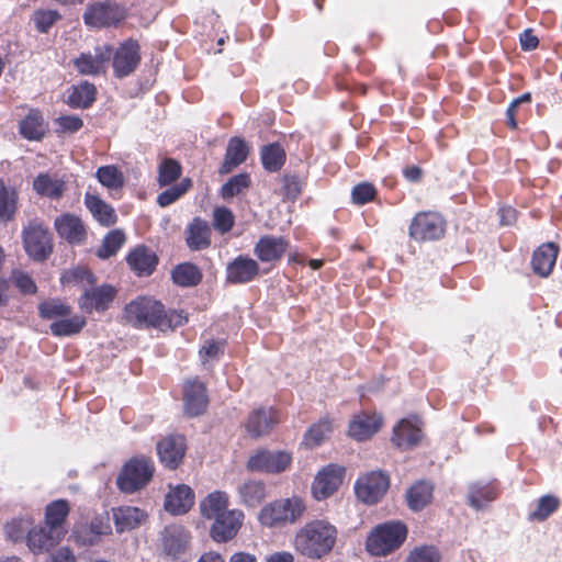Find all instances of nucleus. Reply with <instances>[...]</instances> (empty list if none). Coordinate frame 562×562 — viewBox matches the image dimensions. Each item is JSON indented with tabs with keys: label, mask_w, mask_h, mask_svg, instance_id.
Returning <instances> with one entry per match:
<instances>
[{
	"label": "nucleus",
	"mask_w": 562,
	"mask_h": 562,
	"mask_svg": "<svg viewBox=\"0 0 562 562\" xmlns=\"http://www.w3.org/2000/svg\"><path fill=\"white\" fill-rule=\"evenodd\" d=\"M261 161L265 169L271 172L280 170L285 161L284 149L278 143L263 146L261 148Z\"/></svg>",
	"instance_id": "nucleus-42"
},
{
	"label": "nucleus",
	"mask_w": 562,
	"mask_h": 562,
	"mask_svg": "<svg viewBox=\"0 0 562 562\" xmlns=\"http://www.w3.org/2000/svg\"><path fill=\"white\" fill-rule=\"evenodd\" d=\"M406 526L400 521H387L378 526L367 539V550L372 555H386L406 539Z\"/></svg>",
	"instance_id": "nucleus-3"
},
{
	"label": "nucleus",
	"mask_w": 562,
	"mask_h": 562,
	"mask_svg": "<svg viewBox=\"0 0 562 562\" xmlns=\"http://www.w3.org/2000/svg\"><path fill=\"white\" fill-rule=\"evenodd\" d=\"M186 243L191 250L199 251L211 245V227L201 217H194L186 228Z\"/></svg>",
	"instance_id": "nucleus-22"
},
{
	"label": "nucleus",
	"mask_w": 562,
	"mask_h": 562,
	"mask_svg": "<svg viewBox=\"0 0 562 562\" xmlns=\"http://www.w3.org/2000/svg\"><path fill=\"white\" fill-rule=\"evenodd\" d=\"M90 532L91 536L85 539L83 543L92 546L98 542L100 536L111 533V526L102 517H95L90 522Z\"/></svg>",
	"instance_id": "nucleus-57"
},
{
	"label": "nucleus",
	"mask_w": 562,
	"mask_h": 562,
	"mask_svg": "<svg viewBox=\"0 0 562 562\" xmlns=\"http://www.w3.org/2000/svg\"><path fill=\"white\" fill-rule=\"evenodd\" d=\"M100 183L109 189H120L124 184V178L115 166H103L97 170Z\"/></svg>",
	"instance_id": "nucleus-47"
},
{
	"label": "nucleus",
	"mask_w": 562,
	"mask_h": 562,
	"mask_svg": "<svg viewBox=\"0 0 562 562\" xmlns=\"http://www.w3.org/2000/svg\"><path fill=\"white\" fill-rule=\"evenodd\" d=\"M209 404L206 387L198 379H189L183 383V409L190 417L203 414Z\"/></svg>",
	"instance_id": "nucleus-13"
},
{
	"label": "nucleus",
	"mask_w": 562,
	"mask_h": 562,
	"mask_svg": "<svg viewBox=\"0 0 562 562\" xmlns=\"http://www.w3.org/2000/svg\"><path fill=\"white\" fill-rule=\"evenodd\" d=\"M235 223L233 212L225 206H217L213 211V227L221 234L231 232Z\"/></svg>",
	"instance_id": "nucleus-51"
},
{
	"label": "nucleus",
	"mask_w": 562,
	"mask_h": 562,
	"mask_svg": "<svg viewBox=\"0 0 562 562\" xmlns=\"http://www.w3.org/2000/svg\"><path fill=\"white\" fill-rule=\"evenodd\" d=\"M86 325V318L75 315L69 318H61L50 324L49 328L53 335L63 337L78 334Z\"/></svg>",
	"instance_id": "nucleus-43"
},
{
	"label": "nucleus",
	"mask_w": 562,
	"mask_h": 562,
	"mask_svg": "<svg viewBox=\"0 0 562 562\" xmlns=\"http://www.w3.org/2000/svg\"><path fill=\"white\" fill-rule=\"evenodd\" d=\"M97 89L94 85L83 81L74 87L68 95V104L72 108L87 109L95 100Z\"/></svg>",
	"instance_id": "nucleus-39"
},
{
	"label": "nucleus",
	"mask_w": 562,
	"mask_h": 562,
	"mask_svg": "<svg viewBox=\"0 0 562 562\" xmlns=\"http://www.w3.org/2000/svg\"><path fill=\"white\" fill-rule=\"evenodd\" d=\"M228 496L225 492L215 491L210 493L201 503L200 510L204 518L214 519L227 512Z\"/></svg>",
	"instance_id": "nucleus-35"
},
{
	"label": "nucleus",
	"mask_w": 562,
	"mask_h": 562,
	"mask_svg": "<svg viewBox=\"0 0 562 562\" xmlns=\"http://www.w3.org/2000/svg\"><path fill=\"white\" fill-rule=\"evenodd\" d=\"M248 156V147L246 143L239 137L229 139L224 161L220 167V172L225 175L231 172L234 168L243 164Z\"/></svg>",
	"instance_id": "nucleus-31"
},
{
	"label": "nucleus",
	"mask_w": 562,
	"mask_h": 562,
	"mask_svg": "<svg viewBox=\"0 0 562 562\" xmlns=\"http://www.w3.org/2000/svg\"><path fill=\"white\" fill-rule=\"evenodd\" d=\"M446 222L435 212L417 213L409 225L408 236L416 241H429L441 238L445 234Z\"/></svg>",
	"instance_id": "nucleus-7"
},
{
	"label": "nucleus",
	"mask_w": 562,
	"mask_h": 562,
	"mask_svg": "<svg viewBox=\"0 0 562 562\" xmlns=\"http://www.w3.org/2000/svg\"><path fill=\"white\" fill-rule=\"evenodd\" d=\"M171 274L173 282L180 286H194L202 279L200 269L190 262L178 265Z\"/></svg>",
	"instance_id": "nucleus-40"
},
{
	"label": "nucleus",
	"mask_w": 562,
	"mask_h": 562,
	"mask_svg": "<svg viewBox=\"0 0 562 562\" xmlns=\"http://www.w3.org/2000/svg\"><path fill=\"white\" fill-rule=\"evenodd\" d=\"M250 184V178L247 173H239L232 177L221 189L224 199L233 198L241 193Z\"/></svg>",
	"instance_id": "nucleus-52"
},
{
	"label": "nucleus",
	"mask_w": 562,
	"mask_h": 562,
	"mask_svg": "<svg viewBox=\"0 0 562 562\" xmlns=\"http://www.w3.org/2000/svg\"><path fill=\"white\" fill-rule=\"evenodd\" d=\"M259 271L260 267L256 260L240 255L227 265L226 280L234 284L248 283L259 276Z\"/></svg>",
	"instance_id": "nucleus-19"
},
{
	"label": "nucleus",
	"mask_w": 562,
	"mask_h": 562,
	"mask_svg": "<svg viewBox=\"0 0 562 562\" xmlns=\"http://www.w3.org/2000/svg\"><path fill=\"white\" fill-rule=\"evenodd\" d=\"M243 519L244 514L237 509L222 513V515L214 518L211 528L212 538L217 542H226L233 539L237 535Z\"/></svg>",
	"instance_id": "nucleus-17"
},
{
	"label": "nucleus",
	"mask_w": 562,
	"mask_h": 562,
	"mask_svg": "<svg viewBox=\"0 0 562 562\" xmlns=\"http://www.w3.org/2000/svg\"><path fill=\"white\" fill-rule=\"evenodd\" d=\"M381 425V417L376 415H359L349 425V435L361 441L371 437L378 431Z\"/></svg>",
	"instance_id": "nucleus-34"
},
{
	"label": "nucleus",
	"mask_w": 562,
	"mask_h": 562,
	"mask_svg": "<svg viewBox=\"0 0 562 562\" xmlns=\"http://www.w3.org/2000/svg\"><path fill=\"white\" fill-rule=\"evenodd\" d=\"M55 229L60 238L72 245L83 244L87 239L86 227L80 217L65 213L55 218Z\"/></svg>",
	"instance_id": "nucleus-18"
},
{
	"label": "nucleus",
	"mask_w": 562,
	"mask_h": 562,
	"mask_svg": "<svg viewBox=\"0 0 562 562\" xmlns=\"http://www.w3.org/2000/svg\"><path fill=\"white\" fill-rule=\"evenodd\" d=\"M432 486L427 482H418L407 491L408 506L414 510L424 508L431 499Z\"/></svg>",
	"instance_id": "nucleus-41"
},
{
	"label": "nucleus",
	"mask_w": 562,
	"mask_h": 562,
	"mask_svg": "<svg viewBox=\"0 0 562 562\" xmlns=\"http://www.w3.org/2000/svg\"><path fill=\"white\" fill-rule=\"evenodd\" d=\"M181 176V166L173 159H165L158 168V183L161 187L169 186Z\"/></svg>",
	"instance_id": "nucleus-48"
},
{
	"label": "nucleus",
	"mask_w": 562,
	"mask_h": 562,
	"mask_svg": "<svg viewBox=\"0 0 562 562\" xmlns=\"http://www.w3.org/2000/svg\"><path fill=\"white\" fill-rule=\"evenodd\" d=\"M292 462V457L285 451L260 450L252 454L247 462V469L254 472L280 473Z\"/></svg>",
	"instance_id": "nucleus-10"
},
{
	"label": "nucleus",
	"mask_w": 562,
	"mask_h": 562,
	"mask_svg": "<svg viewBox=\"0 0 562 562\" xmlns=\"http://www.w3.org/2000/svg\"><path fill=\"white\" fill-rule=\"evenodd\" d=\"M164 305L148 297H139L125 306L124 314L128 323L135 327L161 326Z\"/></svg>",
	"instance_id": "nucleus-6"
},
{
	"label": "nucleus",
	"mask_w": 562,
	"mask_h": 562,
	"mask_svg": "<svg viewBox=\"0 0 562 562\" xmlns=\"http://www.w3.org/2000/svg\"><path fill=\"white\" fill-rule=\"evenodd\" d=\"M85 204L92 216L103 226L115 224L116 214L114 209L94 194L87 193Z\"/></svg>",
	"instance_id": "nucleus-32"
},
{
	"label": "nucleus",
	"mask_w": 562,
	"mask_h": 562,
	"mask_svg": "<svg viewBox=\"0 0 562 562\" xmlns=\"http://www.w3.org/2000/svg\"><path fill=\"white\" fill-rule=\"evenodd\" d=\"M113 70L116 77L123 78L132 74L140 61L139 45L130 38L113 54Z\"/></svg>",
	"instance_id": "nucleus-14"
},
{
	"label": "nucleus",
	"mask_w": 562,
	"mask_h": 562,
	"mask_svg": "<svg viewBox=\"0 0 562 562\" xmlns=\"http://www.w3.org/2000/svg\"><path fill=\"white\" fill-rule=\"evenodd\" d=\"M127 263L138 276H149L155 270L158 258L146 246H138L126 257Z\"/></svg>",
	"instance_id": "nucleus-26"
},
{
	"label": "nucleus",
	"mask_w": 562,
	"mask_h": 562,
	"mask_svg": "<svg viewBox=\"0 0 562 562\" xmlns=\"http://www.w3.org/2000/svg\"><path fill=\"white\" fill-rule=\"evenodd\" d=\"M125 15V9L122 5L104 1L90 4L83 14V21L92 27H108L120 23Z\"/></svg>",
	"instance_id": "nucleus-8"
},
{
	"label": "nucleus",
	"mask_w": 562,
	"mask_h": 562,
	"mask_svg": "<svg viewBox=\"0 0 562 562\" xmlns=\"http://www.w3.org/2000/svg\"><path fill=\"white\" fill-rule=\"evenodd\" d=\"M60 532L44 526H32L27 536V547L33 552H41L54 547L60 539Z\"/></svg>",
	"instance_id": "nucleus-27"
},
{
	"label": "nucleus",
	"mask_w": 562,
	"mask_h": 562,
	"mask_svg": "<svg viewBox=\"0 0 562 562\" xmlns=\"http://www.w3.org/2000/svg\"><path fill=\"white\" fill-rule=\"evenodd\" d=\"M12 280L14 284L21 290V292L25 294H33L36 292V285L27 273L20 270H14L12 272Z\"/></svg>",
	"instance_id": "nucleus-60"
},
{
	"label": "nucleus",
	"mask_w": 562,
	"mask_h": 562,
	"mask_svg": "<svg viewBox=\"0 0 562 562\" xmlns=\"http://www.w3.org/2000/svg\"><path fill=\"white\" fill-rule=\"evenodd\" d=\"M285 194L289 198L295 199L301 193V186L299 178L290 176L284 178Z\"/></svg>",
	"instance_id": "nucleus-63"
},
{
	"label": "nucleus",
	"mask_w": 562,
	"mask_h": 562,
	"mask_svg": "<svg viewBox=\"0 0 562 562\" xmlns=\"http://www.w3.org/2000/svg\"><path fill=\"white\" fill-rule=\"evenodd\" d=\"M32 526L33 519L29 516L13 518L4 526V531L8 539L13 542H18L24 539L27 540V536Z\"/></svg>",
	"instance_id": "nucleus-44"
},
{
	"label": "nucleus",
	"mask_w": 562,
	"mask_h": 562,
	"mask_svg": "<svg viewBox=\"0 0 562 562\" xmlns=\"http://www.w3.org/2000/svg\"><path fill=\"white\" fill-rule=\"evenodd\" d=\"M336 533V528L329 522L314 520L296 533L295 548L308 558H322L333 549Z\"/></svg>",
	"instance_id": "nucleus-1"
},
{
	"label": "nucleus",
	"mask_w": 562,
	"mask_h": 562,
	"mask_svg": "<svg viewBox=\"0 0 562 562\" xmlns=\"http://www.w3.org/2000/svg\"><path fill=\"white\" fill-rule=\"evenodd\" d=\"M288 248L283 237L263 236L255 246L254 252L262 262L280 260Z\"/></svg>",
	"instance_id": "nucleus-24"
},
{
	"label": "nucleus",
	"mask_w": 562,
	"mask_h": 562,
	"mask_svg": "<svg viewBox=\"0 0 562 562\" xmlns=\"http://www.w3.org/2000/svg\"><path fill=\"white\" fill-rule=\"evenodd\" d=\"M194 504V493L189 485L171 486L165 497V509L172 515H183Z\"/></svg>",
	"instance_id": "nucleus-21"
},
{
	"label": "nucleus",
	"mask_w": 562,
	"mask_h": 562,
	"mask_svg": "<svg viewBox=\"0 0 562 562\" xmlns=\"http://www.w3.org/2000/svg\"><path fill=\"white\" fill-rule=\"evenodd\" d=\"M40 314L43 318L54 319L59 317H66L70 314L71 308L69 305L58 300H49L43 302L40 307Z\"/></svg>",
	"instance_id": "nucleus-50"
},
{
	"label": "nucleus",
	"mask_w": 562,
	"mask_h": 562,
	"mask_svg": "<svg viewBox=\"0 0 562 562\" xmlns=\"http://www.w3.org/2000/svg\"><path fill=\"white\" fill-rule=\"evenodd\" d=\"M345 469L336 464H329L316 475L312 491L316 499H325L338 490L342 482Z\"/></svg>",
	"instance_id": "nucleus-15"
},
{
	"label": "nucleus",
	"mask_w": 562,
	"mask_h": 562,
	"mask_svg": "<svg viewBox=\"0 0 562 562\" xmlns=\"http://www.w3.org/2000/svg\"><path fill=\"white\" fill-rule=\"evenodd\" d=\"M56 123L61 133H69V134L78 132L83 125L82 120L77 115L59 116L56 120Z\"/></svg>",
	"instance_id": "nucleus-61"
},
{
	"label": "nucleus",
	"mask_w": 562,
	"mask_h": 562,
	"mask_svg": "<svg viewBox=\"0 0 562 562\" xmlns=\"http://www.w3.org/2000/svg\"><path fill=\"white\" fill-rule=\"evenodd\" d=\"M304 502L293 496L267 504L259 514L261 525L270 528L295 522L305 512Z\"/></svg>",
	"instance_id": "nucleus-2"
},
{
	"label": "nucleus",
	"mask_w": 562,
	"mask_h": 562,
	"mask_svg": "<svg viewBox=\"0 0 562 562\" xmlns=\"http://www.w3.org/2000/svg\"><path fill=\"white\" fill-rule=\"evenodd\" d=\"M58 19L60 15L54 10H40L33 14L35 26L42 33H47Z\"/></svg>",
	"instance_id": "nucleus-55"
},
{
	"label": "nucleus",
	"mask_w": 562,
	"mask_h": 562,
	"mask_svg": "<svg viewBox=\"0 0 562 562\" xmlns=\"http://www.w3.org/2000/svg\"><path fill=\"white\" fill-rule=\"evenodd\" d=\"M33 188L41 195L59 199L65 191V183L47 173H41L34 179Z\"/></svg>",
	"instance_id": "nucleus-38"
},
{
	"label": "nucleus",
	"mask_w": 562,
	"mask_h": 562,
	"mask_svg": "<svg viewBox=\"0 0 562 562\" xmlns=\"http://www.w3.org/2000/svg\"><path fill=\"white\" fill-rule=\"evenodd\" d=\"M189 542L190 533L180 525L167 526L161 532L162 553L169 560L180 559L186 553Z\"/></svg>",
	"instance_id": "nucleus-12"
},
{
	"label": "nucleus",
	"mask_w": 562,
	"mask_h": 562,
	"mask_svg": "<svg viewBox=\"0 0 562 562\" xmlns=\"http://www.w3.org/2000/svg\"><path fill=\"white\" fill-rule=\"evenodd\" d=\"M277 423L278 418L274 411L271 408H258L249 415L246 430L251 437L258 438L269 434Z\"/></svg>",
	"instance_id": "nucleus-23"
},
{
	"label": "nucleus",
	"mask_w": 562,
	"mask_h": 562,
	"mask_svg": "<svg viewBox=\"0 0 562 562\" xmlns=\"http://www.w3.org/2000/svg\"><path fill=\"white\" fill-rule=\"evenodd\" d=\"M560 505L558 497L553 495H544L538 499L536 509L530 514V518L542 521L552 515Z\"/></svg>",
	"instance_id": "nucleus-49"
},
{
	"label": "nucleus",
	"mask_w": 562,
	"mask_h": 562,
	"mask_svg": "<svg viewBox=\"0 0 562 562\" xmlns=\"http://www.w3.org/2000/svg\"><path fill=\"white\" fill-rule=\"evenodd\" d=\"M331 427L328 420H321L313 425L305 435V445L308 447L318 446L330 432Z\"/></svg>",
	"instance_id": "nucleus-54"
},
{
	"label": "nucleus",
	"mask_w": 562,
	"mask_h": 562,
	"mask_svg": "<svg viewBox=\"0 0 562 562\" xmlns=\"http://www.w3.org/2000/svg\"><path fill=\"white\" fill-rule=\"evenodd\" d=\"M558 251V246L551 241L539 246L531 260L533 271L540 277H548L555 265Z\"/></svg>",
	"instance_id": "nucleus-28"
},
{
	"label": "nucleus",
	"mask_w": 562,
	"mask_h": 562,
	"mask_svg": "<svg viewBox=\"0 0 562 562\" xmlns=\"http://www.w3.org/2000/svg\"><path fill=\"white\" fill-rule=\"evenodd\" d=\"M224 341L222 340H206L200 349V356L205 362L207 359L218 358L224 353Z\"/></svg>",
	"instance_id": "nucleus-59"
},
{
	"label": "nucleus",
	"mask_w": 562,
	"mask_h": 562,
	"mask_svg": "<svg viewBox=\"0 0 562 562\" xmlns=\"http://www.w3.org/2000/svg\"><path fill=\"white\" fill-rule=\"evenodd\" d=\"M70 507L67 501L57 499L52 502L46 506L45 524L63 535V524L65 522Z\"/></svg>",
	"instance_id": "nucleus-37"
},
{
	"label": "nucleus",
	"mask_w": 562,
	"mask_h": 562,
	"mask_svg": "<svg viewBox=\"0 0 562 562\" xmlns=\"http://www.w3.org/2000/svg\"><path fill=\"white\" fill-rule=\"evenodd\" d=\"M375 189L370 183H360L352 189V201L364 204L374 198Z\"/></svg>",
	"instance_id": "nucleus-62"
},
{
	"label": "nucleus",
	"mask_w": 562,
	"mask_h": 562,
	"mask_svg": "<svg viewBox=\"0 0 562 562\" xmlns=\"http://www.w3.org/2000/svg\"><path fill=\"white\" fill-rule=\"evenodd\" d=\"M191 186L190 179H184L180 183L165 190L157 198V203L161 207H166L176 202L182 194H184Z\"/></svg>",
	"instance_id": "nucleus-53"
},
{
	"label": "nucleus",
	"mask_w": 562,
	"mask_h": 562,
	"mask_svg": "<svg viewBox=\"0 0 562 562\" xmlns=\"http://www.w3.org/2000/svg\"><path fill=\"white\" fill-rule=\"evenodd\" d=\"M47 562H75V557L68 548H60L49 557Z\"/></svg>",
	"instance_id": "nucleus-64"
},
{
	"label": "nucleus",
	"mask_w": 562,
	"mask_h": 562,
	"mask_svg": "<svg viewBox=\"0 0 562 562\" xmlns=\"http://www.w3.org/2000/svg\"><path fill=\"white\" fill-rule=\"evenodd\" d=\"M112 57L110 45H99L93 52L81 53L74 65L79 74L83 76H98L104 74Z\"/></svg>",
	"instance_id": "nucleus-9"
},
{
	"label": "nucleus",
	"mask_w": 562,
	"mask_h": 562,
	"mask_svg": "<svg viewBox=\"0 0 562 562\" xmlns=\"http://www.w3.org/2000/svg\"><path fill=\"white\" fill-rule=\"evenodd\" d=\"M187 445L183 436H168L157 443L160 462L168 469H177L183 460Z\"/></svg>",
	"instance_id": "nucleus-16"
},
{
	"label": "nucleus",
	"mask_w": 562,
	"mask_h": 562,
	"mask_svg": "<svg viewBox=\"0 0 562 562\" xmlns=\"http://www.w3.org/2000/svg\"><path fill=\"white\" fill-rule=\"evenodd\" d=\"M16 193L0 181V221H10L16 211Z\"/></svg>",
	"instance_id": "nucleus-45"
},
{
	"label": "nucleus",
	"mask_w": 562,
	"mask_h": 562,
	"mask_svg": "<svg viewBox=\"0 0 562 562\" xmlns=\"http://www.w3.org/2000/svg\"><path fill=\"white\" fill-rule=\"evenodd\" d=\"M440 555L434 547H420L413 550L406 562H439Z\"/></svg>",
	"instance_id": "nucleus-56"
},
{
	"label": "nucleus",
	"mask_w": 562,
	"mask_h": 562,
	"mask_svg": "<svg viewBox=\"0 0 562 562\" xmlns=\"http://www.w3.org/2000/svg\"><path fill=\"white\" fill-rule=\"evenodd\" d=\"M146 515L137 507L123 506L113 509V520L117 532L136 528Z\"/></svg>",
	"instance_id": "nucleus-33"
},
{
	"label": "nucleus",
	"mask_w": 562,
	"mask_h": 562,
	"mask_svg": "<svg viewBox=\"0 0 562 562\" xmlns=\"http://www.w3.org/2000/svg\"><path fill=\"white\" fill-rule=\"evenodd\" d=\"M23 247L30 258L44 261L53 251V239L47 227L37 220L31 221L22 232Z\"/></svg>",
	"instance_id": "nucleus-5"
},
{
	"label": "nucleus",
	"mask_w": 562,
	"mask_h": 562,
	"mask_svg": "<svg viewBox=\"0 0 562 562\" xmlns=\"http://www.w3.org/2000/svg\"><path fill=\"white\" fill-rule=\"evenodd\" d=\"M187 322V316L182 311H170L169 313H161V326L158 327L160 330L173 329L182 326Z\"/></svg>",
	"instance_id": "nucleus-58"
},
{
	"label": "nucleus",
	"mask_w": 562,
	"mask_h": 562,
	"mask_svg": "<svg viewBox=\"0 0 562 562\" xmlns=\"http://www.w3.org/2000/svg\"><path fill=\"white\" fill-rule=\"evenodd\" d=\"M115 295L114 288L101 285L86 290L78 300L79 307L87 312H103L109 308Z\"/></svg>",
	"instance_id": "nucleus-20"
},
{
	"label": "nucleus",
	"mask_w": 562,
	"mask_h": 562,
	"mask_svg": "<svg viewBox=\"0 0 562 562\" xmlns=\"http://www.w3.org/2000/svg\"><path fill=\"white\" fill-rule=\"evenodd\" d=\"M154 463L146 457L133 458L125 463L116 479L117 487L124 493H134L145 487L154 474Z\"/></svg>",
	"instance_id": "nucleus-4"
},
{
	"label": "nucleus",
	"mask_w": 562,
	"mask_h": 562,
	"mask_svg": "<svg viewBox=\"0 0 562 562\" xmlns=\"http://www.w3.org/2000/svg\"><path fill=\"white\" fill-rule=\"evenodd\" d=\"M496 498V491L491 484L474 483L469 486L468 504L475 510L483 509Z\"/></svg>",
	"instance_id": "nucleus-36"
},
{
	"label": "nucleus",
	"mask_w": 562,
	"mask_h": 562,
	"mask_svg": "<svg viewBox=\"0 0 562 562\" xmlns=\"http://www.w3.org/2000/svg\"><path fill=\"white\" fill-rule=\"evenodd\" d=\"M125 243V235L120 229L110 232L103 239L102 246L98 249L99 258L106 259L115 255Z\"/></svg>",
	"instance_id": "nucleus-46"
},
{
	"label": "nucleus",
	"mask_w": 562,
	"mask_h": 562,
	"mask_svg": "<svg viewBox=\"0 0 562 562\" xmlns=\"http://www.w3.org/2000/svg\"><path fill=\"white\" fill-rule=\"evenodd\" d=\"M418 419H403L394 428L392 441L400 448L408 449L415 447L422 438V429Z\"/></svg>",
	"instance_id": "nucleus-25"
},
{
	"label": "nucleus",
	"mask_w": 562,
	"mask_h": 562,
	"mask_svg": "<svg viewBox=\"0 0 562 562\" xmlns=\"http://www.w3.org/2000/svg\"><path fill=\"white\" fill-rule=\"evenodd\" d=\"M239 502L247 507H256L267 497V486L258 480H247L237 486Z\"/></svg>",
	"instance_id": "nucleus-30"
},
{
	"label": "nucleus",
	"mask_w": 562,
	"mask_h": 562,
	"mask_svg": "<svg viewBox=\"0 0 562 562\" xmlns=\"http://www.w3.org/2000/svg\"><path fill=\"white\" fill-rule=\"evenodd\" d=\"M47 131V123L41 111L31 109L19 123V132L27 140H41Z\"/></svg>",
	"instance_id": "nucleus-29"
},
{
	"label": "nucleus",
	"mask_w": 562,
	"mask_h": 562,
	"mask_svg": "<svg viewBox=\"0 0 562 562\" xmlns=\"http://www.w3.org/2000/svg\"><path fill=\"white\" fill-rule=\"evenodd\" d=\"M389 485V477L384 473L373 471L358 479L355 485V492L361 502L366 504H375L385 494Z\"/></svg>",
	"instance_id": "nucleus-11"
}]
</instances>
